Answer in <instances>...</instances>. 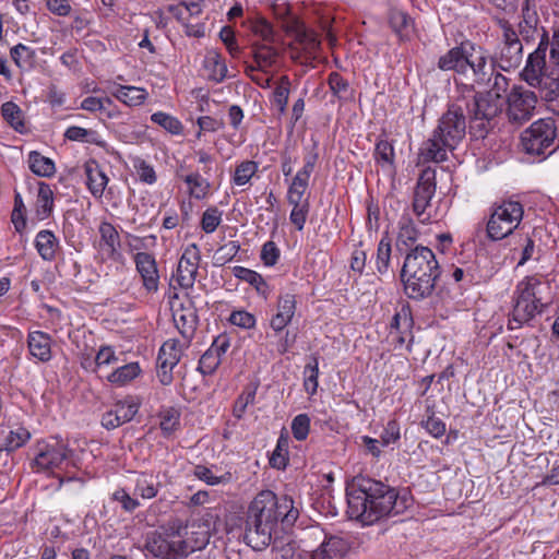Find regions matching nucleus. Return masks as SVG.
<instances>
[{"label":"nucleus","instance_id":"2eb2a0df","mask_svg":"<svg viewBox=\"0 0 559 559\" xmlns=\"http://www.w3.org/2000/svg\"><path fill=\"white\" fill-rule=\"evenodd\" d=\"M549 51V62L555 67H559V27H554L551 36L549 32L540 26L539 43L536 49L531 52L526 59L534 68L538 63L547 64L546 56Z\"/></svg>","mask_w":559,"mask_h":559},{"label":"nucleus","instance_id":"393cba45","mask_svg":"<svg viewBox=\"0 0 559 559\" xmlns=\"http://www.w3.org/2000/svg\"><path fill=\"white\" fill-rule=\"evenodd\" d=\"M51 336L43 331H31L27 334V347L33 358L48 362L52 358Z\"/></svg>","mask_w":559,"mask_h":559},{"label":"nucleus","instance_id":"f8f14e48","mask_svg":"<svg viewBox=\"0 0 559 559\" xmlns=\"http://www.w3.org/2000/svg\"><path fill=\"white\" fill-rule=\"evenodd\" d=\"M466 134V118L463 108L453 103L439 118L432 140H463Z\"/></svg>","mask_w":559,"mask_h":559},{"label":"nucleus","instance_id":"13d9d810","mask_svg":"<svg viewBox=\"0 0 559 559\" xmlns=\"http://www.w3.org/2000/svg\"><path fill=\"white\" fill-rule=\"evenodd\" d=\"M257 170L258 164L253 160H245L240 163L235 169L233 178L234 183L236 186H245L250 181V179L257 173Z\"/></svg>","mask_w":559,"mask_h":559},{"label":"nucleus","instance_id":"0e129e2a","mask_svg":"<svg viewBox=\"0 0 559 559\" xmlns=\"http://www.w3.org/2000/svg\"><path fill=\"white\" fill-rule=\"evenodd\" d=\"M374 157L378 163L393 167L395 153L392 142H377Z\"/></svg>","mask_w":559,"mask_h":559},{"label":"nucleus","instance_id":"79ce46f5","mask_svg":"<svg viewBox=\"0 0 559 559\" xmlns=\"http://www.w3.org/2000/svg\"><path fill=\"white\" fill-rule=\"evenodd\" d=\"M29 169L39 177H50L56 171L55 163L51 158L44 156L37 151H31L28 154Z\"/></svg>","mask_w":559,"mask_h":559},{"label":"nucleus","instance_id":"bb28decb","mask_svg":"<svg viewBox=\"0 0 559 559\" xmlns=\"http://www.w3.org/2000/svg\"><path fill=\"white\" fill-rule=\"evenodd\" d=\"M419 237V230L417 229L414 221L408 215H403L399 222V231L395 241L397 252L401 254L408 252L415 246Z\"/></svg>","mask_w":559,"mask_h":559},{"label":"nucleus","instance_id":"f3484780","mask_svg":"<svg viewBox=\"0 0 559 559\" xmlns=\"http://www.w3.org/2000/svg\"><path fill=\"white\" fill-rule=\"evenodd\" d=\"M539 23L535 0H522L519 22L515 27L519 38L525 44L535 41L536 37L540 35Z\"/></svg>","mask_w":559,"mask_h":559},{"label":"nucleus","instance_id":"e433bc0d","mask_svg":"<svg viewBox=\"0 0 559 559\" xmlns=\"http://www.w3.org/2000/svg\"><path fill=\"white\" fill-rule=\"evenodd\" d=\"M233 274L238 280L247 282L253 286L259 295L263 296L264 298L269 296L270 287L262 275L258 272L237 265L233 267Z\"/></svg>","mask_w":559,"mask_h":559},{"label":"nucleus","instance_id":"338daca9","mask_svg":"<svg viewBox=\"0 0 559 559\" xmlns=\"http://www.w3.org/2000/svg\"><path fill=\"white\" fill-rule=\"evenodd\" d=\"M228 321L238 328L250 330L257 324L254 314L246 310H235L230 313Z\"/></svg>","mask_w":559,"mask_h":559},{"label":"nucleus","instance_id":"0eeeda50","mask_svg":"<svg viewBox=\"0 0 559 559\" xmlns=\"http://www.w3.org/2000/svg\"><path fill=\"white\" fill-rule=\"evenodd\" d=\"M522 79L537 90V96L559 115V67L548 70L547 64L532 67L528 61L521 72Z\"/></svg>","mask_w":559,"mask_h":559},{"label":"nucleus","instance_id":"37998d69","mask_svg":"<svg viewBox=\"0 0 559 559\" xmlns=\"http://www.w3.org/2000/svg\"><path fill=\"white\" fill-rule=\"evenodd\" d=\"M112 95L128 106H138L145 100L147 93L141 87L119 85Z\"/></svg>","mask_w":559,"mask_h":559},{"label":"nucleus","instance_id":"412c9836","mask_svg":"<svg viewBox=\"0 0 559 559\" xmlns=\"http://www.w3.org/2000/svg\"><path fill=\"white\" fill-rule=\"evenodd\" d=\"M297 308L295 294L282 293L277 297L276 312L270 320V326L275 333H281L290 324Z\"/></svg>","mask_w":559,"mask_h":559},{"label":"nucleus","instance_id":"f704fd0d","mask_svg":"<svg viewBox=\"0 0 559 559\" xmlns=\"http://www.w3.org/2000/svg\"><path fill=\"white\" fill-rule=\"evenodd\" d=\"M530 138L521 136V140H556L557 127L552 118H542L533 122L527 129Z\"/></svg>","mask_w":559,"mask_h":559},{"label":"nucleus","instance_id":"4d7b16f0","mask_svg":"<svg viewBox=\"0 0 559 559\" xmlns=\"http://www.w3.org/2000/svg\"><path fill=\"white\" fill-rule=\"evenodd\" d=\"M311 419L308 414L302 413L295 416L290 424L293 437L297 441H305L310 432Z\"/></svg>","mask_w":559,"mask_h":559},{"label":"nucleus","instance_id":"a211bd4d","mask_svg":"<svg viewBox=\"0 0 559 559\" xmlns=\"http://www.w3.org/2000/svg\"><path fill=\"white\" fill-rule=\"evenodd\" d=\"M98 254L103 261H119L122 259L120 236L116 227L109 222H102L98 226Z\"/></svg>","mask_w":559,"mask_h":559},{"label":"nucleus","instance_id":"1a4fd4ad","mask_svg":"<svg viewBox=\"0 0 559 559\" xmlns=\"http://www.w3.org/2000/svg\"><path fill=\"white\" fill-rule=\"evenodd\" d=\"M499 69L490 68V75L484 85H488V90L483 93H475L474 100L477 106L487 111V116H497L506 106V99L510 92V79L500 72Z\"/></svg>","mask_w":559,"mask_h":559},{"label":"nucleus","instance_id":"bf43d9fd","mask_svg":"<svg viewBox=\"0 0 559 559\" xmlns=\"http://www.w3.org/2000/svg\"><path fill=\"white\" fill-rule=\"evenodd\" d=\"M222 211L216 206L206 209L201 218V228L206 234H212L216 230L222 222Z\"/></svg>","mask_w":559,"mask_h":559},{"label":"nucleus","instance_id":"c756f323","mask_svg":"<svg viewBox=\"0 0 559 559\" xmlns=\"http://www.w3.org/2000/svg\"><path fill=\"white\" fill-rule=\"evenodd\" d=\"M162 488L158 476L150 473H139L134 478L133 495L144 500L155 498Z\"/></svg>","mask_w":559,"mask_h":559},{"label":"nucleus","instance_id":"f03ea898","mask_svg":"<svg viewBox=\"0 0 559 559\" xmlns=\"http://www.w3.org/2000/svg\"><path fill=\"white\" fill-rule=\"evenodd\" d=\"M346 497L349 516L367 525L403 513L409 503L408 497L400 496L395 488L364 476L353 478Z\"/></svg>","mask_w":559,"mask_h":559},{"label":"nucleus","instance_id":"e2e57ef3","mask_svg":"<svg viewBox=\"0 0 559 559\" xmlns=\"http://www.w3.org/2000/svg\"><path fill=\"white\" fill-rule=\"evenodd\" d=\"M112 500L119 502L122 510L126 512H133L141 506L138 497H135L133 493L131 496L130 492L124 488L117 489L112 493Z\"/></svg>","mask_w":559,"mask_h":559},{"label":"nucleus","instance_id":"680f3d73","mask_svg":"<svg viewBox=\"0 0 559 559\" xmlns=\"http://www.w3.org/2000/svg\"><path fill=\"white\" fill-rule=\"evenodd\" d=\"M132 164H133V167L136 171L139 179L142 182L147 183V185H153L156 182L157 177H156V173L152 165L146 163L141 157L133 158Z\"/></svg>","mask_w":559,"mask_h":559},{"label":"nucleus","instance_id":"052dcab7","mask_svg":"<svg viewBox=\"0 0 559 559\" xmlns=\"http://www.w3.org/2000/svg\"><path fill=\"white\" fill-rule=\"evenodd\" d=\"M240 250L238 241L230 240L221 246L214 253L215 264L224 265L231 261Z\"/></svg>","mask_w":559,"mask_h":559},{"label":"nucleus","instance_id":"603ef678","mask_svg":"<svg viewBox=\"0 0 559 559\" xmlns=\"http://www.w3.org/2000/svg\"><path fill=\"white\" fill-rule=\"evenodd\" d=\"M151 120L173 135H178L182 131L181 122L166 112L157 111L151 116Z\"/></svg>","mask_w":559,"mask_h":559},{"label":"nucleus","instance_id":"473e14b6","mask_svg":"<svg viewBox=\"0 0 559 559\" xmlns=\"http://www.w3.org/2000/svg\"><path fill=\"white\" fill-rule=\"evenodd\" d=\"M190 345H185V340H168L159 348L157 361L177 366L181 359V356Z\"/></svg>","mask_w":559,"mask_h":559},{"label":"nucleus","instance_id":"2f4dec72","mask_svg":"<svg viewBox=\"0 0 559 559\" xmlns=\"http://www.w3.org/2000/svg\"><path fill=\"white\" fill-rule=\"evenodd\" d=\"M328 85L331 93L341 103H349L355 98V88L341 73L333 71L328 76Z\"/></svg>","mask_w":559,"mask_h":559},{"label":"nucleus","instance_id":"dca6fc26","mask_svg":"<svg viewBox=\"0 0 559 559\" xmlns=\"http://www.w3.org/2000/svg\"><path fill=\"white\" fill-rule=\"evenodd\" d=\"M140 403L132 396L117 401L102 416V426L107 430L116 429L131 421L139 412Z\"/></svg>","mask_w":559,"mask_h":559},{"label":"nucleus","instance_id":"49530a36","mask_svg":"<svg viewBox=\"0 0 559 559\" xmlns=\"http://www.w3.org/2000/svg\"><path fill=\"white\" fill-rule=\"evenodd\" d=\"M183 181L188 185L189 193L192 198L201 200L207 195L210 182L199 173H191L185 176Z\"/></svg>","mask_w":559,"mask_h":559},{"label":"nucleus","instance_id":"58836bf2","mask_svg":"<svg viewBox=\"0 0 559 559\" xmlns=\"http://www.w3.org/2000/svg\"><path fill=\"white\" fill-rule=\"evenodd\" d=\"M204 67L209 71V78L216 83L223 82L227 76L225 60L216 50H211L206 53Z\"/></svg>","mask_w":559,"mask_h":559},{"label":"nucleus","instance_id":"5fc2aeb1","mask_svg":"<svg viewBox=\"0 0 559 559\" xmlns=\"http://www.w3.org/2000/svg\"><path fill=\"white\" fill-rule=\"evenodd\" d=\"M390 26L401 39H405L409 35V31L412 28V20L404 12H393L390 15Z\"/></svg>","mask_w":559,"mask_h":559},{"label":"nucleus","instance_id":"6e6552de","mask_svg":"<svg viewBox=\"0 0 559 559\" xmlns=\"http://www.w3.org/2000/svg\"><path fill=\"white\" fill-rule=\"evenodd\" d=\"M523 215V205L518 201L508 200L495 204L486 225L487 237L492 241L507 238L519 227Z\"/></svg>","mask_w":559,"mask_h":559},{"label":"nucleus","instance_id":"774afa93","mask_svg":"<svg viewBox=\"0 0 559 559\" xmlns=\"http://www.w3.org/2000/svg\"><path fill=\"white\" fill-rule=\"evenodd\" d=\"M1 112L4 119L14 127L15 130L21 131L20 127H23L21 122V109L17 105L12 102H7L1 107Z\"/></svg>","mask_w":559,"mask_h":559},{"label":"nucleus","instance_id":"9b49d317","mask_svg":"<svg viewBox=\"0 0 559 559\" xmlns=\"http://www.w3.org/2000/svg\"><path fill=\"white\" fill-rule=\"evenodd\" d=\"M436 193V170L426 167L421 170L413 197V212L421 224L432 222L431 199Z\"/></svg>","mask_w":559,"mask_h":559},{"label":"nucleus","instance_id":"8fccbe9b","mask_svg":"<svg viewBox=\"0 0 559 559\" xmlns=\"http://www.w3.org/2000/svg\"><path fill=\"white\" fill-rule=\"evenodd\" d=\"M159 427L165 437H169L180 426V414L174 407H168L159 413Z\"/></svg>","mask_w":559,"mask_h":559},{"label":"nucleus","instance_id":"423d86ee","mask_svg":"<svg viewBox=\"0 0 559 559\" xmlns=\"http://www.w3.org/2000/svg\"><path fill=\"white\" fill-rule=\"evenodd\" d=\"M207 537L197 539L194 544L183 538L179 532H153L146 537L145 549L159 559H180L200 550L207 544Z\"/></svg>","mask_w":559,"mask_h":559},{"label":"nucleus","instance_id":"6ab92c4d","mask_svg":"<svg viewBox=\"0 0 559 559\" xmlns=\"http://www.w3.org/2000/svg\"><path fill=\"white\" fill-rule=\"evenodd\" d=\"M134 263L146 293H157L159 287V273L154 255L148 252H138L134 255Z\"/></svg>","mask_w":559,"mask_h":559},{"label":"nucleus","instance_id":"864d4df0","mask_svg":"<svg viewBox=\"0 0 559 559\" xmlns=\"http://www.w3.org/2000/svg\"><path fill=\"white\" fill-rule=\"evenodd\" d=\"M257 388L247 386L241 394L236 399L233 407V415L237 419H241L249 405L255 401Z\"/></svg>","mask_w":559,"mask_h":559},{"label":"nucleus","instance_id":"c03bdc74","mask_svg":"<svg viewBox=\"0 0 559 559\" xmlns=\"http://www.w3.org/2000/svg\"><path fill=\"white\" fill-rule=\"evenodd\" d=\"M10 56L14 63L16 64V67H19L20 69H31L35 64V50L24 44L20 43L13 46L10 50Z\"/></svg>","mask_w":559,"mask_h":559},{"label":"nucleus","instance_id":"4be33fe9","mask_svg":"<svg viewBox=\"0 0 559 559\" xmlns=\"http://www.w3.org/2000/svg\"><path fill=\"white\" fill-rule=\"evenodd\" d=\"M85 185L90 193L97 200L102 199L109 178L95 159L84 163Z\"/></svg>","mask_w":559,"mask_h":559},{"label":"nucleus","instance_id":"a878e982","mask_svg":"<svg viewBox=\"0 0 559 559\" xmlns=\"http://www.w3.org/2000/svg\"><path fill=\"white\" fill-rule=\"evenodd\" d=\"M174 322L182 340H185V345H190L199 322L195 309L181 307L174 313Z\"/></svg>","mask_w":559,"mask_h":559},{"label":"nucleus","instance_id":"6e6d98bb","mask_svg":"<svg viewBox=\"0 0 559 559\" xmlns=\"http://www.w3.org/2000/svg\"><path fill=\"white\" fill-rule=\"evenodd\" d=\"M193 475L210 486L227 483L230 479V473H225L221 476L213 474L212 469L205 465L198 464L193 468Z\"/></svg>","mask_w":559,"mask_h":559},{"label":"nucleus","instance_id":"09e8293b","mask_svg":"<svg viewBox=\"0 0 559 559\" xmlns=\"http://www.w3.org/2000/svg\"><path fill=\"white\" fill-rule=\"evenodd\" d=\"M289 92L290 80L287 75H282L273 92V104L275 105L280 114H284L286 111Z\"/></svg>","mask_w":559,"mask_h":559},{"label":"nucleus","instance_id":"9d476101","mask_svg":"<svg viewBox=\"0 0 559 559\" xmlns=\"http://www.w3.org/2000/svg\"><path fill=\"white\" fill-rule=\"evenodd\" d=\"M73 451L58 438L38 441L34 447L32 468L36 473L51 472L71 459Z\"/></svg>","mask_w":559,"mask_h":559},{"label":"nucleus","instance_id":"7c9ffc66","mask_svg":"<svg viewBox=\"0 0 559 559\" xmlns=\"http://www.w3.org/2000/svg\"><path fill=\"white\" fill-rule=\"evenodd\" d=\"M556 142H519L518 151L527 155L526 162H542L559 148Z\"/></svg>","mask_w":559,"mask_h":559},{"label":"nucleus","instance_id":"7ed1b4c3","mask_svg":"<svg viewBox=\"0 0 559 559\" xmlns=\"http://www.w3.org/2000/svg\"><path fill=\"white\" fill-rule=\"evenodd\" d=\"M440 276V264L430 248L418 245L406 252L401 281L408 298L423 300L430 297Z\"/></svg>","mask_w":559,"mask_h":559},{"label":"nucleus","instance_id":"c85d7f7f","mask_svg":"<svg viewBox=\"0 0 559 559\" xmlns=\"http://www.w3.org/2000/svg\"><path fill=\"white\" fill-rule=\"evenodd\" d=\"M469 107V105H467ZM471 117L469 133L471 140H485L488 133L491 119L496 116L485 115L487 111L477 106V100L473 99L472 108H468Z\"/></svg>","mask_w":559,"mask_h":559},{"label":"nucleus","instance_id":"3c124183","mask_svg":"<svg viewBox=\"0 0 559 559\" xmlns=\"http://www.w3.org/2000/svg\"><path fill=\"white\" fill-rule=\"evenodd\" d=\"M253 58L255 66L261 71H265L276 62L277 51L272 46L259 45L254 48Z\"/></svg>","mask_w":559,"mask_h":559},{"label":"nucleus","instance_id":"ddd939ff","mask_svg":"<svg viewBox=\"0 0 559 559\" xmlns=\"http://www.w3.org/2000/svg\"><path fill=\"white\" fill-rule=\"evenodd\" d=\"M537 102L538 96L535 91L522 85H513L506 99L509 118L513 121L527 120L533 114Z\"/></svg>","mask_w":559,"mask_h":559},{"label":"nucleus","instance_id":"5701e85b","mask_svg":"<svg viewBox=\"0 0 559 559\" xmlns=\"http://www.w3.org/2000/svg\"><path fill=\"white\" fill-rule=\"evenodd\" d=\"M467 50V43L451 48L439 58L437 63L438 69L441 71H453L460 75H465L466 64L468 63Z\"/></svg>","mask_w":559,"mask_h":559},{"label":"nucleus","instance_id":"de8ad7c7","mask_svg":"<svg viewBox=\"0 0 559 559\" xmlns=\"http://www.w3.org/2000/svg\"><path fill=\"white\" fill-rule=\"evenodd\" d=\"M413 326V318L408 308L403 307L401 311L396 312L391 321V335L394 334H411Z\"/></svg>","mask_w":559,"mask_h":559},{"label":"nucleus","instance_id":"cd10ccee","mask_svg":"<svg viewBox=\"0 0 559 559\" xmlns=\"http://www.w3.org/2000/svg\"><path fill=\"white\" fill-rule=\"evenodd\" d=\"M31 439V432L22 426L0 427V451L13 452Z\"/></svg>","mask_w":559,"mask_h":559},{"label":"nucleus","instance_id":"aec40b11","mask_svg":"<svg viewBox=\"0 0 559 559\" xmlns=\"http://www.w3.org/2000/svg\"><path fill=\"white\" fill-rule=\"evenodd\" d=\"M467 46L468 63L466 64V73L472 70L474 82L484 85L490 75V56L481 46H476L473 43H467Z\"/></svg>","mask_w":559,"mask_h":559},{"label":"nucleus","instance_id":"4468645a","mask_svg":"<svg viewBox=\"0 0 559 559\" xmlns=\"http://www.w3.org/2000/svg\"><path fill=\"white\" fill-rule=\"evenodd\" d=\"M201 261V252L195 243L188 245L177 265L174 277L182 289L192 288L197 280L199 264Z\"/></svg>","mask_w":559,"mask_h":559},{"label":"nucleus","instance_id":"f257e3e1","mask_svg":"<svg viewBox=\"0 0 559 559\" xmlns=\"http://www.w3.org/2000/svg\"><path fill=\"white\" fill-rule=\"evenodd\" d=\"M298 516L299 510L292 497H277L271 490H262L248 507L243 542L253 550H264L271 545L278 523L290 526Z\"/></svg>","mask_w":559,"mask_h":559},{"label":"nucleus","instance_id":"39448f33","mask_svg":"<svg viewBox=\"0 0 559 559\" xmlns=\"http://www.w3.org/2000/svg\"><path fill=\"white\" fill-rule=\"evenodd\" d=\"M493 21L501 31L500 41L490 55V68L510 72L523 61V41L516 34L515 26L504 16H495Z\"/></svg>","mask_w":559,"mask_h":559},{"label":"nucleus","instance_id":"20e7f679","mask_svg":"<svg viewBox=\"0 0 559 559\" xmlns=\"http://www.w3.org/2000/svg\"><path fill=\"white\" fill-rule=\"evenodd\" d=\"M551 302L550 283L537 275L525 276L516 284L513 292L508 330L530 325L537 316L547 310Z\"/></svg>","mask_w":559,"mask_h":559},{"label":"nucleus","instance_id":"a18cd8bd","mask_svg":"<svg viewBox=\"0 0 559 559\" xmlns=\"http://www.w3.org/2000/svg\"><path fill=\"white\" fill-rule=\"evenodd\" d=\"M319 378V359L317 356H311L309 362L304 368V388L310 395H314L318 390Z\"/></svg>","mask_w":559,"mask_h":559},{"label":"nucleus","instance_id":"a19ab883","mask_svg":"<svg viewBox=\"0 0 559 559\" xmlns=\"http://www.w3.org/2000/svg\"><path fill=\"white\" fill-rule=\"evenodd\" d=\"M53 210V191L51 187L40 181L36 200V214L40 219L48 218Z\"/></svg>","mask_w":559,"mask_h":559},{"label":"nucleus","instance_id":"69168bd1","mask_svg":"<svg viewBox=\"0 0 559 559\" xmlns=\"http://www.w3.org/2000/svg\"><path fill=\"white\" fill-rule=\"evenodd\" d=\"M221 365V358L207 349L200 358L198 364V371L203 376L213 374Z\"/></svg>","mask_w":559,"mask_h":559},{"label":"nucleus","instance_id":"72a5a7b5","mask_svg":"<svg viewBox=\"0 0 559 559\" xmlns=\"http://www.w3.org/2000/svg\"><path fill=\"white\" fill-rule=\"evenodd\" d=\"M427 147H421L418 154V164L430 162L441 163L448 159V151L454 147L449 146V142H427Z\"/></svg>","mask_w":559,"mask_h":559},{"label":"nucleus","instance_id":"ea45409f","mask_svg":"<svg viewBox=\"0 0 559 559\" xmlns=\"http://www.w3.org/2000/svg\"><path fill=\"white\" fill-rule=\"evenodd\" d=\"M141 373L139 362H130L116 368L106 378L116 386H123L134 380Z\"/></svg>","mask_w":559,"mask_h":559},{"label":"nucleus","instance_id":"b1692460","mask_svg":"<svg viewBox=\"0 0 559 559\" xmlns=\"http://www.w3.org/2000/svg\"><path fill=\"white\" fill-rule=\"evenodd\" d=\"M347 550V543L342 537L330 536L316 550L306 552L304 559H343Z\"/></svg>","mask_w":559,"mask_h":559},{"label":"nucleus","instance_id":"c9c22d12","mask_svg":"<svg viewBox=\"0 0 559 559\" xmlns=\"http://www.w3.org/2000/svg\"><path fill=\"white\" fill-rule=\"evenodd\" d=\"M58 245L57 237L48 229H43L36 235L35 247L38 254L45 261H52L55 259Z\"/></svg>","mask_w":559,"mask_h":559},{"label":"nucleus","instance_id":"4c0bfd02","mask_svg":"<svg viewBox=\"0 0 559 559\" xmlns=\"http://www.w3.org/2000/svg\"><path fill=\"white\" fill-rule=\"evenodd\" d=\"M391 253H392V240L389 236V233L385 231L380 239L377 248L374 266L376 272L383 276L388 274L390 264H391Z\"/></svg>","mask_w":559,"mask_h":559}]
</instances>
